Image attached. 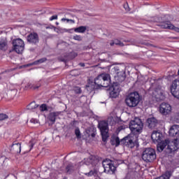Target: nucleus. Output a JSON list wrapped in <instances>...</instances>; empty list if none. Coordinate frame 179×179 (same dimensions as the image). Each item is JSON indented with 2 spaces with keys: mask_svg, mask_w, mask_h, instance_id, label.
<instances>
[{
  "mask_svg": "<svg viewBox=\"0 0 179 179\" xmlns=\"http://www.w3.org/2000/svg\"><path fill=\"white\" fill-rule=\"evenodd\" d=\"M41 86V84H31V83H28L27 85H25V89H32V90H36V89H38Z\"/></svg>",
  "mask_w": 179,
  "mask_h": 179,
  "instance_id": "obj_22",
  "label": "nucleus"
},
{
  "mask_svg": "<svg viewBox=\"0 0 179 179\" xmlns=\"http://www.w3.org/2000/svg\"><path fill=\"white\" fill-rule=\"evenodd\" d=\"M80 66H85V63H79Z\"/></svg>",
  "mask_w": 179,
  "mask_h": 179,
  "instance_id": "obj_43",
  "label": "nucleus"
},
{
  "mask_svg": "<svg viewBox=\"0 0 179 179\" xmlns=\"http://www.w3.org/2000/svg\"><path fill=\"white\" fill-rule=\"evenodd\" d=\"M142 159L146 163H152L156 160V151L153 148H145L142 154Z\"/></svg>",
  "mask_w": 179,
  "mask_h": 179,
  "instance_id": "obj_5",
  "label": "nucleus"
},
{
  "mask_svg": "<svg viewBox=\"0 0 179 179\" xmlns=\"http://www.w3.org/2000/svg\"><path fill=\"white\" fill-rule=\"evenodd\" d=\"M122 80H125V73H122Z\"/></svg>",
  "mask_w": 179,
  "mask_h": 179,
  "instance_id": "obj_42",
  "label": "nucleus"
},
{
  "mask_svg": "<svg viewBox=\"0 0 179 179\" xmlns=\"http://www.w3.org/2000/svg\"><path fill=\"white\" fill-rule=\"evenodd\" d=\"M98 128L101 131L103 142H107V139H108V122L106 120L99 122Z\"/></svg>",
  "mask_w": 179,
  "mask_h": 179,
  "instance_id": "obj_6",
  "label": "nucleus"
},
{
  "mask_svg": "<svg viewBox=\"0 0 179 179\" xmlns=\"http://www.w3.org/2000/svg\"><path fill=\"white\" fill-rule=\"evenodd\" d=\"M111 142V145H115L117 146H120V143H121V141H120V138L119 137H114L112 138V140L110 141Z\"/></svg>",
  "mask_w": 179,
  "mask_h": 179,
  "instance_id": "obj_24",
  "label": "nucleus"
},
{
  "mask_svg": "<svg viewBox=\"0 0 179 179\" xmlns=\"http://www.w3.org/2000/svg\"><path fill=\"white\" fill-rule=\"evenodd\" d=\"M87 29V28L85 26H80L77 28H75L74 31L76 33H85V31H86Z\"/></svg>",
  "mask_w": 179,
  "mask_h": 179,
  "instance_id": "obj_26",
  "label": "nucleus"
},
{
  "mask_svg": "<svg viewBox=\"0 0 179 179\" xmlns=\"http://www.w3.org/2000/svg\"><path fill=\"white\" fill-rule=\"evenodd\" d=\"M99 162L100 159H99V157L94 155L90 156L88 159V163L92 164V167H97L99 166Z\"/></svg>",
  "mask_w": 179,
  "mask_h": 179,
  "instance_id": "obj_15",
  "label": "nucleus"
},
{
  "mask_svg": "<svg viewBox=\"0 0 179 179\" xmlns=\"http://www.w3.org/2000/svg\"><path fill=\"white\" fill-rule=\"evenodd\" d=\"M115 44V42L113 41V42H111V43H110V45L113 46V45H114Z\"/></svg>",
  "mask_w": 179,
  "mask_h": 179,
  "instance_id": "obj_44",
  "label": "nucleus"
},
{
  "mask_svg": "<svg viewBox=\"0 0 179 179\" xmlns=\"http://www.w3.org/2000/svg\"><path fill=\"white\" fill-rule=\"evenodd\" d=\"M166 146H168L169 153H174V152L178 150L179 149L178 140L170 141L169 140L166 139L165 141H163L157 144V150L161 152L162 150H164Z\"/></svg>",
  "mask_w": 179,
  "mask_h": 179,
  "instance_id": "obj_2",
  "label": "nucleus"
},
{
  "mask_svg": "<svg viewBox=\"0 0 179 179\" xmlns=\"http://www.w3.org/2000/svg\"><path fill=\"white\" fill-rule=\"evenodd\" d=\"M121 143H123V145H125V146L127 148H130L131 149H132V148H135V143H134V141H132L129 136L124 137L121 140Z\"/></svg>",
  "mask_w": 179,
  "mask_h": 179,
  "instance_id": "obj_13",
  "label": "nucleus"
},
{
  "mask_svg": "<svg viewBox=\"0 0 179 179\" xmlns=\"http://www.w3.org/2000/svg\"><path fill=\"white\" fill-rule=\"evenodd\" d=\"M114 41H115V45H120V47H124V43L121 42V41H119L118 39H115Z\"/></svg>",
  "mask_w": 179,
  "mask_h": 179,
  "instance_id": "obj_34",
  "label": "nucleus"
},
{
  "mask_svg": "<svg viewBox=\"0 0 179 179\" xmlns=\"http://www.w3.org/2000/svg\"><path fill=\"white\" fill-rule=\"evenodd\" d=\"M1 79H2V77L0 76V80H1Z\"/></svg>",
  "mask_w": 179,
  "mask_h": 179,
  "instance_id": "obj_48",
  "label": "nucleus"
},
{
  "mask_svg": "<svg viewBox=\"0 0 179 179\" xmlns=\"http://www.w3.org/2000/svg\"><path fill=\"white\" fill-rule=\"evenodd\" d=\"M86 132L88 136H91L92 138H94L96 136V133H94V131L90 134V129H87Z\"/></svg>",
  "mask_w": 179,
  "mask_h": 179,
  "instance_id": "obj_35",
  "label": "nucleus"
},
{
  "mask_svg": "<svg viewBox=\"0 0 179 179\" xmlns=\"http://www.w3.org/2000/svg\"><path fill=\"white\" fill-rule=\"evenodd\" d=\"M13 50L17 54H22L24 51V41L20 38L13 41Z\"/></svg>",
  "mask_w": 179,
  "mask_h": 179,
  "instance_id": "obj_8",
  "label": "nucleus"
},
{
  "mask_svg": "<svg viewBox=\"0 0 179 179\" xmlns=\"http://www.w3.org/2000/svg\"><path fill=\"white\" fill-rule=\"evenodd\" d=\"M27 41L29 43V44H34V45H36V44H38L40 41L38 34H37L36 32H31L27 36Z\"/></svg>",
  "mask_w": 179,
  "mask_h": 179,
  "instance_id": "obj_10",
  "label": "nucleus"
},
{
  "mask_svg": "<svg viewBox=\"0 0 179 179\" xmlns=\"http://www.w3.org/2000/svg\"><path fill=\"white\" fill-rule=\"evenodd\" d=\"M170 92L173 97L179 99V80H174L170 85Z\"/></svg>",
  "mask_w": 179,
  "mask_h": 179,
  "instance_id": "obj_9",
  "label": "nucleus"
},
{
  "mask_svg": "<svg viewBox=\"0 0 179 179\" xmlns=\"http://www.w3.org/2000/svg\"><path fill=\"white\" fill-rule=\"evenodd\" d=\"M62 22H66L67 23H69V22H71V23H75V20L68 18H62Z\"/></svg>",
  "mask_w": 179,
  "mask_h": 179,
  "instance_id": "obj_36",
  "label": "nucleus"
},
{
  "mask_svg": "<svg viewBox=\"0 0 179 179\" xmlns=\"http://www.w3.org/2000/svg\"><path fill=\"white\" fill-rule=\"evenodd\" d=\"M120 95V88L118 87H113V90L110 92V96L112 99H117Z\"/></svg>",
  "mask_w": 179,
  "mask_h": 179,
  "instance_id": "obj_19",
  "label": "nucleus"
},
{
  "mask_svg": "<svg viewBox=\"0 0 179 179\" xmlns=\"http://www.w3.org/2000/svg\"><path fill=\"white\" fill-rule=\"evenodd\" d=\"M169 136L173 138H176L174 141H178L179 142V125L174 124L171 126L169 131Z\"/></svg>",
  "mask_w": 179,
  "mask_h": 179,
  "instance_id": "obj_12",
  "label": "nucleus"
},
{
  "mask_svg": "<svg viewBox=\"0 0 179 179\" xmlns=\"http://www.w3.org/2000/svg\"><path fill=\"white\" fill-rule=\"evenodd\" d=\"M129 128L134 135H139L142 134L143 129V122L142 120L138 117H135L133 120H131L129 124Z\"/></svg>",
  "mask_w": 179,
  "mask_h": 179,
  "instance_id": "obj_3",
  "label": "nucleus"
},
{
  "mask_svg": "<svg viewBox=\"0 0 179 179\" xmlns=\"http://www.w3.org/2000/svg\"><path fill=\"white\" fill-rule=\"evenodd\" d=\"M160 26L162 29H169V30H174L179 33V28L172 24L170 22H163Z\"/></svg>",
  "mask_w": 179,
  "mask_h": 179,
  "instance_id": "obj_14",
  "label": "nucleus"
},
{
  "mask_svg": "<svg viewBox=\"0 0 179 179\" xmlns=\"http://www.w3.org/2000/svg\"><path fill=\"white\" fill-rule=\"evenodd\" d=\"M159 113L162 115H169L171 113V106L167 103H162L159 106Z\"/></svg>",
  "mask_w": 179,
  "mask_h": 179,
  "instance_id": "obj_11",
  "label": "nucleus"
},
{
  "mask_svg": "<svg viewBox=\"0 0 179 179\" xmlns=\"http://www.w3.org/2000/svg\"><path fill=\"white\" fill-rule=\"evenodd\" d=\"M110 74L101 73L94 79V82L88 83L85 85V89L87 92L92 93V92L99 89L101 86L102 87H108L110 86Z\"/></svg>",
  "mask_w": 179,
  "mask_h": 179,
  "instance_id": "obj_1",
  "label": "nucleus"
},
{
  "mask_svg": "<svg viewBox=\"0 0 179 179\" xmlns=\"http://www.w3.org/2000/svg\"><path fill=\"white\" fill-rule=\"evenodd\" d=\"M47 61V57H43L41 59H39L32 63V65H38L39 64H43V62H45Z\"/></svg>",
  "mask_w": 179,
  "mask_h": 179,
  "instance_id": "obj_29",
  "label": "nucleus"
},
{
  "mask_svg": "<svg viewBox=\"0 0 179 179\" xmlns=\"http://www.w3.org/2000/svg\"><path fill=\"white\" fill-rule=\"evenodd\" d=\"M73 91L75 92L76 94H80V93H82V89L80 87H75L73 88Z\"/></svg>",
  "mask_w": 179,
  "mask_h": 179,
  "instance_id": "obj_33",
  "label": "nucleus"
},
{
  "mask_svg": "<svg viewBox=\"0 0 179 179\" xmlns=\"http://www.w3.org/2000/svg\"><path fill=\"white\" fill-rule=\"evenodd\" d=\"M9 116L5 113H0V121H5V120H8Z\"/></svg>",
  "mask_w": 179,
  "mask_h": 179,
  "instance_id": "obj_32",
  "label": "nucleus"
},
{
  "mask_svg": "<svg viewBox=\"0 0 179 179\" xmlns=\"http://www.w3.org/2000/svg\"><path fill=\"white\" fill-rule=\"evenodd\" d=\"M84 174L86 176V177H97V174H99V171L97 170V168L94 167L89 172L84 173Z\"/></svg>",
  "mask_w": 179,
  "mask_h": 179,
  "instance_id": "obj_18",
  "label": "nucleus"
},
{
  "mask_svg": "<svg viewBox=\"0 0 179 179\" xmlns=\"http://www.w3.org/2000/svg\"><path fill=\"white\" fill-rule=\"evenodd\" d=\"M46 29H50V27H46Z\"/></svg>",
  "mask_w": 179,
  "mask_h": 179,
  "instance_id": "obj_49",
  "label": "nucleus"
},
{
  "mask_svg": "<svg viewBox=\"0 0 179 179\" xmlns=\"http://www.w3.org/2000/svg\"><path fill=\"white\" fill-rule=\"evenodd\" d=\"M124 128H125L124 126H120V127H119V129H124Z\"/></svg>",
  "mask_w": 179,
  "mask_h": 179,
  "instance_id": "obj_45",
  "label": "nucleus"
},
{
  "mask_svg": "<svg viewBox=\"0 0 179 179\" xmlns=\"http://www.w3.org/2000/svg\"><path fill=\"white\" fill-rule=\"evenodd\" d=\"M102 166L104 169V172L107 174H114L117 168L114 166V162L109 159H106L102 162Z\"/></svg>",
  "mask_w": 179,
  "mask_h": 179,
  "instance_id": "obj_7",
  "label": "nucleus"
},
{
  "mask_svg": "<svg viewBox=\"0 0 179 179\" xmlns=\"http://www.w3.org/2000/svg\"><path fill=\"white\" fill-rule=\"evenodd\" d=\"M147 122L148 124V128L150 129H153V128H156L157 127V124L159 122L155 117H150L147 120Z\"/></svg>",
  "mask_w": 179,
  "mask_h": 179,
  "instance_id": "obj_17",
  "label": "nucleus"
},
{
  "mask_svg": "<svg viewBox=\"0 0 179 179\" xmlns=\"http://www.w3.org/2000/svg\"><path fill=\"white\" fill-rule=\"evenodd\" d=\"M58 19V15H52V17H50L49 20L50 22H52V20H57Z\"/></svg>",
  "mask_w": 179,
  "mask_h": 179,
  "instance_id": "obj_39",
  "label": "nucleus"
},
{
  "mask_svg": "<svg viewBox=\"0 0 179 179\" xmlns=\"http://www.w3.org/2000/svg\"><path fill=\"white\" fill-rule=\"evenodd\" d=\"M141 101V96L138 92L131 93L125 99V103L128 107H136Z\"/></svg>",
  "mask_w": 179,
  "mask_h": 179,
  "instance_id": "obj_4",
  "label": "nucleus"
},
{
  "mask_svg": "<svg viewBox=\"0 0 179 179\" xmlns=\"http://www.w3.org/2000/svg\"><path fill=\"white\" fill-rule=\"evenodd\" d=\"M8 47V42L3 39L0 40V50H5Z\"/></svg>",
  "mask_w": 179,
  "mask_h": 179,
  "instance_id": "obj_25",
  "label": "nucleus"
},
{
  "mask_svg": "<svg viewBox=\"0 0 179 179\" xmlns=\"http://www.w3.org/2000/svg\"><path fill=\"white\" fill-rule=\"evenodd\" d=\"M75 135L76 136V138L78 139H80V138H82V136L80 134V130L79 129L78 127H77L76 129H75Z\"/></svg>",
  "mask_w": 179,
  "mask_h": 179,
  "instance_id": "obj_30",
  "label": "nucleus"
},
{
  "mask_svg": "<svg viewBox=\"0 0 179 179\" xmlns=\"http://www.w3.org/2000/svg\"><path fill=\"white\" fill-rule=\"evenodd\" d=\"M33 121H34V119L31 120V122H33Z\"/></svg>",
  "mask_w": 179,
  "mask_h": 179,
  "instance_id": "obj_46",
  "label": "nucleus"
},
{
  "mask_svg": "<svg viewBox=\"0 0 179 179\" xmlns=\"http://www.w3.org/2000/svg\"><path fill=\"white\" fill-rule=\"evenodd\" d=\"M27 107V110H35V108L38 107V105H37L35 101H32Z\"/></svg>",
  "mask_w": 179,
  "mask_h": 179,
  "instance_id": "obj_28",
  "label": "nucleus"
},
{
  "mask_svg": "<svg viewBox=\"0 0 179 179\" xmlns=\"http://www.w3.org/2000/svg\"><path fill=\"white\" fill-rule=\"evenodd\" d=\"M12 149L15 150V152L20 153V152H22V145L20 143L14 141L12 145Z\"/></svg>",
  "mask_w": 179,
  "mask_h": 179,
  "instance_id": "obj_20",
  "label": "nucleus"
},
{
  "mask_svg": "<svg viewBox=\"0 0 179 179\" xmlns=\"http://www.w3.org/2000/svg\"><path fill=\"white\" fill-rule=\"evenodd\" d=\"M123 6L125 10H127V12H129V10H131V8H129V6L128 5V3H124Z\"/></svg>",
  "mask_w": 179,
  "mask_h": 179,
  "instance_id": "obj_38",
  "label": "nucleus"
},
{
  "mask_svg": "<svg viewBox=\"0 0 179 179\" xmlns=\"http://www.w3.org/2000/svg\"><path fill=\"white\" fill-rule=\"evenodd\" d=\"M71 55H73V58H75V57H78V53L71 52Z\"/></svg>",
  "mask_w": 179,
  "mask_h": 179,
  "instance_id": "obj_41",
  "label": "nucleus"
},
{
  "mask_svg": "<svg viewBox=\"0 0 179 179\" xmlns=\"http://www.w3.org/2000/svg\"><path fill=\"white\" fill-rule=\"evenodd\" d=\"M162 133L159 132L158 131H153L151 134V139L153 142H160L162 141Z\"/></svg>",
  "mask_w": 179,
  "mask_h": 179,
  "instance_id": "obj_16",
  "label": "nucleus"
},
{
  "mask_svg": "<svg viewBox=\"0 0 179 179\" xmlns=\"http://www.w3.org/2000/svg\"><path fill=\"white\" fill-rule=\"evenodd\" d=\"M29 146L30 148L29 150H31V149H33V148H34V143H33V141H29Z\"/></svg>",
  "mask_w": 179,
  "mask_h": 179,
  "instance_id": "obj_40",
  "label": "nucleus"
},
{
  "mask_svg": "<svg viewBox=\"0 0 179 179\" xmlns=\"http://www.w3.org/2000/svg\"><path fill=\"white\" fill-rule=\"evenodd\" d=\"M40 111L44 112V111H48V108H47V104L43 103L41 104L39 107Z\"/></svg>",
  "mask_w": 179,
  "mask_h": 179,
  "instance_id": "obj_31",
  "label": "nucleus"
},
{
  "mask_svg": "<svg viewBox=\"0 0 179 179\" xmlns=\"http://www.w3.org/2000/svg\"><path fill=\"white\" fill-rule=\"evenodd\" d=\"M15 69H13L12 71H15Z\"/></svg>",
  "mask_w": 179,
  "mask_h": 179,
  "instance_id": "obj_47",
  "label": "nucleus"
},
{
  "mask_svg": "<svg viewBox=\"0 0 179 179\" xmlns=\"http://www.w3.org/2000/svg\"><path fill=\"white\" fill-rule=\"evenodd\" d=\"M73 38L77 41H82V36H80V35H76L73 37Z\"/></svg>",
  "mask_w": 179,
  "mask_h": 179,
  "instance_id": "obj_37",
  "label": "nucleus"
},
{
  "mask_svg": "<svg viewBox=\"0 0 179 179\" xmlns=\"http://www.w3.org/2000/svg\"><path fill=\"white\" fill-rule=\"evenodd\" d=\"M65 170L67 174H72V173L75 171V166H73V164H69L66 166Z\"/></svg>",
  "mask_w": 179,
  "mask_h": 179,
  "instance_id": "obj_23",
  "label": "nucleus"
},
{
  "mask_svg": "<svg viewBox=\"0 0 179 179\" xmlns=\"http://www.w3.org/2000/svg\"><path fill=\"white\" fill-rule=\"evenodd\" d=\"M171 177V173H170L169 171H166L162 176L157 178L156 179H170Z\"/></svg>",
  "mask_w": 179,
  "mask_h": 179,
  "instance_id": "obj_27",
  "label": "nucleus"
},
{
  "mask_svg": "<svg viewBox=\"0 0 179 179\" xmlns=\"http://www.w3.org/2000/svg\"><path fill=\"white\" fill-rule=\"evenodd\" d=\"M57 115H58V114L56 112H52V113H49L48 118L49 121H50V122H52V124H54V123H55Z\"/></svg>",
  "mask_w": 179,
  "mask_h": 179,
  "instance_id": "obj_21",
  "label": "nucleus"
}]
</instances>
